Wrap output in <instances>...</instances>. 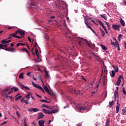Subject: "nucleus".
<instances>
[{"label": "nucleus", "instance_id": "f257e3e1", "mask_svg": "<svg viewBox=\"0 0 126 126\" xmlns=\"http://www.w3.org/2000/svg\"><path fill=\"white\" fill-rule=\"evenodd\" d=\"M76 107L78 110H82L83 111H85V112H87V111H89V109H90V106L84 107L81 105H78L76 106Z\"/></svg>", "mask_w": 126, "mask_h": 126}, {"label": "nucleus", "instance_id": "f03ea898", "mask_svg": "<svg viewBox=\"0 0 126 126\" xmlns=\"http://www.w3.org/2000/svg\"><path fill=\"white\" fill-rule=\"evenodd\" d=\"M121 79H124V77L122 76V75H120L118 79L116 84V85H117V86H120V84H121V82H122V80Z\"/></svg>", "mask_w": 126, "mask_h": 126}, {"label": "nucleus", "instance_id": "7ed1b4c3", "mask_svg": "<svg viewBox=\"0 0 126 126\" xmlns=\"http://www.w3.org/2000/svg\"><path fill=\"white\" fill-rule=\"evenodd\" d=\"M112 28H113L114 30H117L119 31L120 30V28H121V26L119 25H112Z\"/></svg>", "mask_w": 126, "mask_h": 126}, {"label": "nucleus", "instance_id": "20e7f679", "mask_svg": "<svg viewBox=\"0 0 126 126\" xmlns=\"http://www.w3.org/2000/svg\"><path fill=\"white\" fill-rule=\"evenodd\" d=\"M28 111H29V112H40V109L36 108H33L28 109Z\"/></svg>", "mask_w": 126, "mask_h": 126}, {"label": "nucleus", "instance_id": "39448f33", "mask_svg": "<svg viewBox=\"0 0 126 126\" xmlns=\"http://www.w3.org/2000/svg\"><path fill=\"white\" fill-rule=\"evenodd\" d=\"M35 0H31L30 7H31V8H35V7H34V6L36 5V3L35 2Z\"/></svg>", "mask_w": 126, "mask_h": 126}, {"label": "nucleus", "instance_id": "423d86ee", "mask_svg": "<svg viewBox=\"0 0 126 126\" xmlns=\"http://www.w3.org/2000/svg\"><path fill=\"white\" fill-rule=\"evenodd\" d=\"M42 111L44 112L45 114H47L48 115H52V111L48 110L46 109H43Z\"/></svg>", "mask_w": 126, "mask_h": 126}, {"label": "nucleus", "instance_id": "0eeeda50", "mask_svg": "<svg viewBox=\"0 0 126 126\" xmlns=\"http://www.w3.org/2000/svg\"><path fill=\"white\" fill-rule=\"evenodd\" d=\"M120 103H119V100H117V105H116V114H118V113H119V111H120Z\"/></svg>", "mask_w": 126, "mask_h": 126}, {"label": "nucleus", "instance_id": "6e6552de", "mask_svg": "<svg viewBox=\"0 0 126 126\" xmlns=\"http://www.w3.org/2000/svg\"><path fill=\"white\" fill-rule=\"evenodd\" d=\"M43 88L44 89V90L46 91V92H47V93H48V94H49V95H52V94L51 93V91H50V90H49V89H48V87L46 86H44L43 87Z\"/></svg>", "mask_w": 126, "mask_h": 126}, {"label": "nucleus", "instance_id": "1a4fd4ad", "mask_svg": "<svg viewBox=\"0 0 126 126\" xmlns=\"http://www.w3.org/2000/svg\"><path fill=\"white\" fill-rule=\"evenodd\" d=\"M45 117V115L43 113H39L38 114V120H40V119H43Z\"/></svg>", "mask_w": 126, "mask_h": 126}, {"label": "nucleus", "instance_id": "9d476101", "mask_svg": "<svg viewBox=\"0 0 126 126\" xmlns=\"http://www.w3.org/2000/svg\"><path fill=\"white\" fill-rule=\"evenodd\" d=\"M45 121L43 120H39L38 121V126H45Z\"/></svg>", "mask_w": 126, "mask_h": 126}, {"label": "nucleus", "instance_id": "9b49d317", "mask_svg": "<svg viewBox=\"0 0 126 126\" xmlns=\"http://www.w3.org/2000/svg\"><path fill=\"white\" fill-rule=\"evenodd\" d=\"M19 34L23 37L24 35H25V32L22 30H19Z\"/></svg>", "mask_w": 126, "mask_h": 126}, {"label": "nucleus", "instance_id": "f8f14e48", "mask_svg": "<svg viewBox=\"0 0 126 126\" xmlns=\"http://www.w3.org/2000/svg\"><path fill=\"white\" fill-rule=\"evenodd\" d=\"M115 72H119V67L118 66H115V65H112Z\"/></svg>", "mask_w": 126, "mask_h": 126}, {"label": "nucleus", "instance_id": "ddd939ff", "mask_svg": "<svg viewBox=\"0 0 126 126\" xmlns=\"http://www.w3.org/2000/svg\"><path fill=\"white\" fill-rule=\"evenodd\" d=\"M20 85H21V86L22 87V89H23V88H24L26 90H30V88H29V87L23 85L22 83H21Z\"/></svg>", "mask_w": 126, "mask_h": 126}, {"label": "nucleus", "instance_id": "4468645a", "mask_svg": "<svg viewBox=\"0 0 126 126\" xmlns=\"http://www.w3.org/2000/svg\"><path fill=\"white\" fill-rule=\"evenodd\" d=\"M7 38H5L4 39L1 40L0 43H1L2 45H3L4 44H7Z\"/></svg>", "mask_w": 126, "mask_h": 126}, {"label": "nucleus", "instance_id": "2eb2a0df", "mask_svg": "<svg viewBox=\"0 0 126 126\" xmlns=\"http://www.w3.org/2000/svg\"><path fill=\"white\" fill-rule=\"evenodd\" d=\"M120 23L123 27H125L126 23H125V21H124V20H123L122 18L120 19Z\"/></svg>", "mask_w": 126, "mask_h": 126}, {"label": "nucleus", "instance_id": "dca6fc26", "mask_svg": "<svg viewBox=\"0 0 126 126\" xmlns=\"http://www.w3.org/2000/svg\"><path fill=\"white\" fill-rule=\"evenodd\" d=\"M100 16L102 17V18H103V19H105V20H107V16L105 14H100Z\"/></svg>", "mask_w": 126, "mask_h": 126}, {"label": "nucleus", "instance_id": "f3484780", "mask_svg": "<svg viewBox=\"0 0 126 126\" xmlns=\"http://www.w3.org/2000/svg\"><path fill=\"white\" fill-rule=\"evenodd\" d=\"M115 101L112 100L111 102H109V108H112V106H114Z\"/></svg>", "mask_w": 126, "mask_h": 126}, {"label": "nucleus", "instance_id": "a211bd4d", "mask_svg": "<svg viewBox=\"0 0 126 126\" xmlns=\"http://www.w3.org/2000/svg\"><path fill=\"white\" fill-rule=\"evenodd\" d=\"M84 42H86V44H87V45L88 46V47H91V44H92V43H90L88 41H87V40L85 39L84 40Z\"/></svg>", "mask_w": 126, "mask_h": 126}, {"label": "nucleus", "instance_id": "6ab92c4d", "mask_svg": "<svg viewBox=\"0 0 126 126\" xmlns=\"http://www.w3.org/2000/svg\"><path fill=\"white\" fill-rule=\"evenodd\" d=\"M21 51H23V52H26V53H27V54H28V55H29V51H28V50H27V49H26V48H23L22 49H21Z\"/></svg>", "mask_w": 126, "mask_h": 126}, {"label": "nucleus", "instance_id": "aec40b11", "mask_svg": "<svg viewBox=\"0 0 126 126\" xmlns=\"http://www.w3.org/2000/svg\"><path fill=\"white\" fill-rule=\"evenodd\" d=\"M123 115L124 116H126V107L122 109Z\"/></svg>", "mask_w": 126, "mask_h": 126}, {"label": "nucleus", "instance_id": "412c9836", "mask_svg": "<svg viewBox=\"0 0 126 126\" xmlns=\"http://www.w3.org/2000/svg\"><path fill=\"white\" fill-rule=\"evenodd\" d=\"M11 90H14V92H17L19 89L16 87H13L11 88Z\"/></svg>", "mask_w": 126, "mask_h": 126}, {"label": "nucleus", "instance_id": "4be33fe9", "mask_svg": "<svg viewBox=\"0 0 126 126\" xmlns=\"http://www.w3.org/2000/svg\"><path fill=\"white\" fill-rule=\"evenodd\" d=\"M100 28V31L101 32V36L102 37H104L105 36V32H104V31H103V30L101 29V28Z\"/></svg>", "mask_w": 126, "mask_h": 126}, {"label": "nucleus", "instance_id": "5701e85b", "mask_svg": "<svg viewBox=\"0 0 126 126\" xmlns=\"http://www.w3.org/2000/svg\"><path fill=\"white\" fill-rule=\"evenodd\" d=\"M100 47L102 48V49L104 50V51H107V47H106L105 45L101 44Z\"/></svg>", "mask_w": 126, "mask_h": 126}, {"label": "nucleus", "instance_id": "b1692460", "mask_svg": "<svg viewBox=\"0 0 126 126\" xmlns=\"http://www.w3.org/2000/svg\"><path fill=\"white\" fill-rule=\"evenodd\" d=\"M114 96L115 98H117L119 96V91H115Z\"/></svg>", "mask_w": 126, "mask_h": 126}, {"label": "nucleus", "instance_id": "393cba45", "mask_svg": "<svg viewBox=\"0 0 126 126\" xmlns=\"http://www.w3.org/2000/svg\"><path fill=\"white\" fill-rule=\"evenodd\" d=\"M112 73L110 74V75L111 76V77H115V75H116V73H115V71L112 70L111 71Z\"/></svg>", "mask_w": 126, "mask_h": 126}, {"label": "nucleus", "instance_id": "a878e982", "mask_svg": "<svg viewBox=\"0 0 126 126\" xmlns=\"http://www.w3.org/2000/svg\"><path fill=\"white\" fill-rule=\"evenodd\" d=\"M106 126H110V119H107L106 121Z\"/></svg>", "mask_w": 126, "mask_h": 126}, {"label": "nucleus", "instance_id": "bb28decb", "mask_svg": "<svg viewBox=\"0 0 126 126\" xmlns=\"http://www.w3.org/2000/svg\"><path fill=\"white\" fill-rule=\"evenodd\" d=\"M81 39H82V40H79L78 42V44L79 45V46H80V47H81V43H82L83 42H84V40H85L84 39H82V38H81Z\"/></svg>", "mask_w": 126, "mask_h": 126}, {"label": "nucleus", "instance_id": "cd10ccee", "mask_svg": "<svg viewBox=\"0 0 126 126\" xmlns=\"http://www.w3.org/2000/svg\"><path fill=\"white\" fill-rule=\"evenodd\" d=\"M19 77L20 79H23V78H24V76H23V73H21L19 74Z\"/></svg>", "mask_w": 126, "mask_h": 126}, {"label": "nucleus", "instance_id": "c85d7f7f", "mask_svg": "<svg viewBox=\"0 0 126 126\" xmlns=\"http://www.w3.org/2000/svg\"><path fill=\"white\" fill-rule=\"evenodd\" d=\"M39 101L40 102H43V103H50V101H47V100L46 99L39 100Z\"/></svg>", "mask_w": 126, "mask_h": 126}, {"label": "nucleus", "instance_id": "c756f323", "mask_svg": "<svg viewBox=\"0 0 126 126\" xmlns=\"http://www.w3.org/2000/svg\"><path fill=\"white\" fill-rule=\"evenodd\" d=\"M42 108H44V107H45L46 109H52V108H50L49 107V106L46 105V104H42Z\"/></svg>", "mask_w": 126, "mask_h": 126}, {"label": "nucleus", "instance_id": "7c9ffc66", "mask_svg": "<svg viewBox=\"0 0 126 126\" xmlns=\"http://www.w3.org/2000/svg\"><path fill=\"white\" fill-rule=\"evenodd\" d=\"M97 22L99 23V25H101L102 26V28H103V26H105L103 24V22H102V21L100 20H97Z\"/></svg>", "mask_w": 126, "mask_h": 126}, {"label": "nucleus", "instance_id": "2f4dec72", "mask_svg": "<svg viewBox=\"0 0 126 126\" xmlns=\"http://www.w3.org/2000/svg\"><path fill=\"white\" fill-rule=\"evenodd\" d=\"M33 86L34 87H35V88H37V89H40V87H41L40 85L36 84Z\"/></svg>", "mask_w": 126, "mask_h": 126}, {"label": "nucleus", "instance_id": "473e14b6", "mask_svg": "<svg viewBox=\"0 0 126 126\" xmlns=\"http://www.w3.org/2000/svg\"><path fill=\"white\" fill-rule=\"evenodd\" d=\"M22 98V96L20 95L15 98V100L16 101H18V100H20V99Z\"/></svg>", "mask_w": 126, "mask_h": 126}, {"label": "nucleus", "instance_id": "72a5a7b5", "mask_svg": "<svg viewBox=\"0 0 126 126\" xmlns=\"http://www.w3.org/2000/svg\"><path fill=\"white\" fill-rule=\"evenodd\" d=\"M73 90H74V93H75V94H78L80 93V91H79V90L76 91V90H75V89H74V90H73Z\"/></svg>", "mask_w": 126, "mask_h": 126}, {"label": "nucleus", "instance_id": "f704fd0d", "mask_svg": "<svg viewBox=\"0 0 126 126\" xmlns=\"http://www.w3.org/2000/svg\"><path fill=\"white\" fill-rule=\"evenodd\" d=\"M51 113L52 114H55L56 113H58V110L56 109H53L52 110H51Z\"/></svg>", "mask_w": 126, "mask_h": 126}, {"label": "nucleus", "instance_id": "c9c22d12", "mask_svg": "<svg viewBox=\"0 0 126 126\" xmlns=\"http://www.w3.org/2000/svg\"><path fill=\"white\" fill-rule=\"evenodd\" d=\"M111 45H112V46H114V47H116L117 48V43H116V42L112 41Z\"/></svg>", "mask_w": 126, "mask_h": 126}, {"label": "nucleus", "instance_id": "e433bc0d", "mask_svg": "<svg viewBox=\"0 0 126 126\" xmlns=\"http://www.w3.org/2000/svg\"><path fill=\"white\" fill-rule=\"evenodd\" d=\"M24 126H28V125H27V123H26V118H25L24 120Z\"/></svg>", "mask_w": 126, "mask_h": 126}, {"label": "nucleus", "instance_id": "4c0bfd02", "mask_svg": "<svg viewBox=\"0 0 126 126\" xmlns=\"http://www.w3.org/2000/svg\"><path fill=\"white\" fill-rule=\"evenodd\" d=\"M9 52H14V48L12 47L9 48Z\"/></svg>", "mask_w": 126, "mask_h": 126}, {"label": "nucleus", "instance_id": "58836bf2", "mask_svg": "<svg viewBox=\"0 0 126 126\" xmlns=\"http://www.w3.org/2000/svg\"><path fill=\"white\" fill-rule=\"evenodd\" d=\"M44 71L46 73V76L47 77H49V74L48 73V71H47L46 70H44Z\"/></svg>", "mask_w": 126, "mask_h": 126}, {"label": "nucleus", "instance_id": "ea45409f", "mask_svg": "<svg viewBox=\"0 0 126 126\" xmlns=\"http://www.w3.org/2000/svg\"><path fill=\"white\" fill-rule=\"evenodd\" d=\"M113 40L115 41L116 45H119V42H118V40H117L116 38H113Z\"/></svg>", "mask_w": 126, "mask_h": 126}, {"label": "nucleus", "instance_id": "a19ab883", "mask_svg": "<svg viewBox=\"0 0 126 126\" xmlns=\"http://www.w3.org/2000/svg\"><path fill=\"white\" fill-rule=\"evenodd\" d=\"M123 92L124 95H126V90H125V87L123 88Z\"/></svg>", "mask_w": 126, "mask_h": 126}, {"label": "nucleus", "instance_id": "79ce46f5", "mask_svg": "<svg viewBox=\"0 0 126 126\" xmlns=\"http://www.w3.org/2000/svg\"><path fill=\"white\" fill-rule=\"evenodd\" d=\"M34 61L35 63H40V62H41L42 60L41 59H39V60L34 59Z\"/></svg>", "mask_w": 126, "mask_h": 126}, {"label": "nucleus", "instance_id": "37998d69", "mask_svg": "<svg viewBox=\"0 0 126 126\" xmlns=\"http://www.w3.org/2000/svg\"><path fill=\"white\" fill-rule=\"evenodd\" d=\"M106 25L107 26V27L110 29V25H109V23L105 21L104 22Z\"/></svg>", "mask_w": 126, "mask_h": 126}, {"label": "nucleus", "instance_id": "c03bdc74", "mask_svg": "<svg viewBox=\"0 0 126 126\" xmlns=\"http://www.w3.org/2000/svg\"><path fill=\"white\" fill-rule=\"evenodd\" d=\"M27 99H30V93H29L28 95L26 96Z\"/></svg>", "mask_w": 126, "mask_h": 126}, {"label": "nucleus", "instance_id": "a18cd8bd", "mask_svg": "<svg viewBox=\"0 0 126 126\" xmlns=\"http://www.w3.org/2000/svg\"><path fill=\"white\" fill-rule=\"evenodd\" d=\"M103 28L105 32L108 34V31H107V29H106V27L105 26H103Z\"/></svg>", "mask_w": 126, "mask_h": 126}, {"label": "nucleus", "instance_id": "49530a36", "mask_svg": "<svg viewBox=\"0 0 126 126\" xmlns=\"http://www.w3.org/2000/svg\"><path fill=\"white\" fill-rule=\"evenodd\" d=\"M122 34H120L118 36V39L119 41H121V38H122Z\"/></svg>", "mask_w": 126, "mask_h": 126}, {"label": "nucleus", "instance_id": "de8ad7c7", "mask_svg": "<svg viewBox=\"0 0 126 126\" xmlns=\"http://www.w3.org/2000/svg\"><path fill=\"white\" fill-rule=\"evenodd\" d=\"M7 123H8L7 121H4L0 124V126H3V125H5V124H7Z\"/></svg>", "mask_w": 126, "mask_h": 126}, {"label": "nucleus", "instance_id": "09e8293b", "mask_svg": "<svg viewBox=\"0 0 126 126\" xmlns=\"http://www.w3.org/2000/svg\"><path fill=\"white\" fill-rule=\"evenodd\" d=\"M24 102L25 103V104H26V105H27V104H30L29 100H24Z\"/></svg>", "mask_w": 126, "mask_h": 126}, {"label": "nucleus", "instance_id": "8fccbe9b", "mask_svg": "<svg viewBox=\"0 0 126 126\" xmlns=\"http://www.w3.org/2000/svg\"><path fill=\"white\" fill-rule=\"evenodd\" d=\"M12 37H13L14 38H16V33H12Z\"/></svg>", "mask_w": 126, "mask_h": 126}, {"label": "nucleus", "instance_id": "3c124183", "mask_svg": "<svg viewBox=\"0 0 126 126\" xmlns=\"http://www.w3.org/2000/svg\"><path fill=\"white\" fill-rule=\"evenodd\" d=\"M16 115L18 118H20V115L19 114V112L17 111L16 112Z\"/></svg>", "mask_w": 126, "mask_h": 126}, {"label": "nucleus", "instance_id": "603ef678", "mask_svg": "<svg viewBox=\"0 0 126 126\" xmlns=\"http://www.w3.org/2000/svg\"><path fill=\"white\" fill-rule=\"evenodd\" d=\"M7 39H12V34H9V37Z\"/></svg>", "mask_w": 126, "mask_h": 126}, {"label": "nucleus", "instance_id": "864d4df0", "mask_svg": "<svg viewBox=\"0 0 126 126\" xmlns=\"http://www.w3.org/2000/svg\"><path fill=\"white\" fill-rule=\"evenodd\" d=\"M11 93H13V91H12V90L7 93V94L9 95V94H10Z\"/></svg>", "mask_w": 126, "mask_h": 126}, {"label": "nucleus", "instance_id": "5fc2aeb1", "mask_svg": "<svg viewBox=\"0 0 126 126\" xmlns=\"http://www.w3.org/2000/svg\"><path fill=\"white\" fill-rule=\"evenodd\" d=\"M90 86H88V88H92V87H93V83H90Z\"/></svg>", "mask_w": 126, "mask_h": 126}, {"label": "nucleus", "instance_id": "6e6d98bb", "mask_svg": "<svg viewBox=\"0 0 126 126\" xmlns=\"http://www.w3.org/2000/svg\"><path fill=\"white\" fill-rule=\"evenodd\" d=\"M6 92H7V91H6V89H4V90H3V93L4 94H6Z\"/></svg>", "mask_w": 126, "mask_h": 126}, {"label": "nucleus", "instance_id": "4d7b16f0", "mask_svg": "<svg viewBox=\"0 0 126 126\" xmlns=\"http://www.w3.org/2000/svg\"><path fill=\"white\" fill-rule=\"evenodd\" d=\"M41 77H42V76H38V78L41 80V81L42 82H43V80L42 79Z\"/></svg>", "mask_w": 126, "mask_h": 126}, {"label": "nucleus", "instance_id": "13d9d810", "mask_svg": "<svg viewBox=\"0 0 126 126\" xmlns=\"http://www.w3.org/2000/svg\"><path fill=\"white\" fill-rule=\"evenodd\" d=\"M40 90H42V92H43V93H45V91H44V89H43V88L41 87H40V89H39Z\"/></svg>", "mask_w": 126, "mask_h": 126}, {"label": "nucleus", "instance_id": "bf43d9fd", "mask_svg": "<svg viewBox=\"0 0 126 126\" xmlns=\"http://www.w3.org/2000/svg\"><path fill=\"white\" fill-rule=\"evenodd\" d=\"M3 46L4 48H7V46H8V44H3Z\"/></svg>", "mask_w": 126, "mask_h": 126}, {"label": "nucleus", "instance_id": "052dcab7", "mask_svg": "<svg viewBox=\"0 0 126 126\" xmlns=\"http://www.w3.org/2000/svg\"><path fill=\"white\" fill-rule=\"evenodd\" d=\"M85 23L86 24V25H87V24H89V23H88V21H87V20H85Z\"/></svg>", "mask_w": 126, "mask_h": 126}, {"label": "nucleus", "instance_id": "680f3d73", "mask_svg": "<svg viewBox=\"0 0 126 126\" xmlns=\"http://www.w3.org/2000/svg\"><path fill=\"white\" fill-rule=\"evenodd\" d=\"M25 99V98L24 97L22 98V100H21V103H23V102H24Z\"/></svg>", "mask_w": 126, "mask_h": 126}, {"label": "nucleus", "instance_id": "e2e57ef3", "mask_svg": "<svg viewBox=\"0 0 126 126\" xmlns=\"http://www.w3.org/2000/svg\"><path fill=\"white\" fill-rule=\"evenodd\" d=\"M89 24H88L87 25V27H88V28H89V29H91V27H90V26H89Z\"/></svg>", "mask_w": 126, "mask_h": 126}, {"label": "nucleus", "instance_id": "0e129e2a", "mask_svg": "<svg viewBox=\"0 0 126 126\" xmlns=\"http://www.w3.org/2000/svg\"><path fill=\"white\" fill-rule=\"evenodd\" d=\"M21 45L20 43H18L16 44V47H19Z\"/></svg>", "mask_w": 126, "mask_h": 126}, {"label": "nucleus", "instance_id": "69168bd1", "mask_svg": "<svg viewBox=\"0 0 126 126\" xmlns=\"http://www.w3.org/2000/svg\"><path fill=\"white\" fill-rule=\"evenodd\" d=\"M4 50H5V51H7V52H9V48H6H6H5Z\"/></svg>", "mask_w": 126, "mask_h": 126}, {"label": "nucleus", "instance_id": "338daca9", "mask_svg": "<svg viewBox=\"0 0 126 126\" xmlns=\"http://www.w3.org/2000/svg\"><path fill=\"white\" fill-rule=\"evenodd\" d=\"M107 70L104 69V74H107Z\"/></svg>", "mask_w": 126, "mask_h": 126}, {"label": "nucleus", "instance_id": "774afa93", "mask_svg": "<svg viewBox=\"0 0 126 126\" xmlns=\"http://www.w3.org/2000/svg\"><path fill=\"white\" fill-rule=\"evenodd\" d=\"M124 45H125V49H126V42H124Z\"/></svg>", "mask_w": 126, "mask_h": 126}]
</instances>
